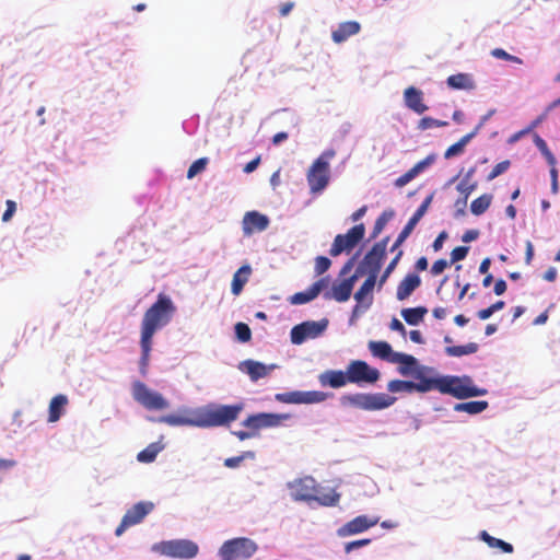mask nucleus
<instances>
[{"mask_svg":"<svg viewBox=\"0 0 560 560\" xmlns=\"http://www.w3.org/2000/svg\"><path fill=\"white\" fill-rule=\"evenodd\" d=\"M413 378L417 381L413 382V390L418 393L438 390L458 400L488 394L486 388L476 386L474 380L468 375H442L428 365L419 369Z\"/></svg>","mask_w":560,"mask_h":560,"instance_id":"nucleus-1","label":"nucleus"},{"mask_svg":"<svg viewBox=\"0 0 560 560\" xmlns=\"http://www.w3.org/2000/svg\"><path fill=\"white\" fill-rule=\"evenodd\" d=\"M176 312L173 301L161 293L158 300L145 311L141 323V337L153 338L158 329L166 326Z\"/></svg>","mask_w":560,"mask_h":560,"instance_id":"nucleus-2","label":"nucleus"},{"mask_svg":"<svg viewBox=\"0 0 560 560\" xmlns=\"http://www.w3.org/2000/svg\"><path fill=\"white\" fill-rule=\"evenodd\" d=\"M196 420L198 428H211L228 425L237 419L242 406L235 405H207L196 408Z\"/></svg>","mask_w":560,"mask_h":560,"instance_id":"nucleus-3","label":"nucleus"},{"mask_svg":"<svg viewBox=\"0 0 560 560\" xmlns=\"http://www.w3.org/2000/svg\"><path fill=\"white\" fill-rule=\"evenodd\" d=\"M396 398L384 393H357L343 395L340 398V404L343 407H355L362 410L374 411L382 410L393 406Z\"/></svg>","mask_w":560,"mask_h":560,"instance_id":"nucleus-4","label":"nucleus"},{"mask_svg":"<svg viewBox=\"0 0 560 560\" xmlns=\"http://www.w3.org/2000/svg\"><path fill=\"white\" fill-rule=\"evenodd\" d=\"M332 150L319 155L307 172V184L312 194H320L328 185L330 178L329 162L334 158Z\"/></svg>","mask_w":560,"mask_h":560,"instance_id":"nucleus-5","label":"nucleus"},{"mask_svg":"<svg viewBox=\"0 0 560 560\" xmlns=\"http://www.w3.org/2000/svg\"><path fill=\"white\" fill-rule=\"evenodd\" d=\"M389 237H385L384 240L374 244L372 249L364 256L362 261L355 269V275L361 277L368 273V277H373L377 279L382 264L386 257V249Z\"/></svg>","mask_w":560,"mask_h":560,"instance_id":"nucleus-6","label":"nucleus"},{"mask_svg":"<svg viewBox=\"0 0 560 560\" xmlns=\"http://www.w3.org/2000/svg\"><path fill=\"white\" fill-rule=\"evenodd\" d=\"M132 397L148 410H164L170 406L168 401L160 393L151 390L140 381L132 383Z\"/></svg>","mask_w":560,"mask_h":560,"instance_id":"nucleus-7","label":"nucleus"},{"mask_svg":"<svg viewBox=\"0 0 560 560\" xmlns=\"http://www.w3.org/2000/svg\"><path fill=\"white\" fill-rule=\"evenodd\" d=\"M156 550L166 557L191 559L197 556L199 547L189 539H173L160 542Z\"/></svg>","mask_w":560,"mask_h":560,"instance_id":"nucleus-8","label":"nucleus"},{"mask_svg":"<svg viewBox=\"0 0 560 560\" xmlns=\"http://www.w3.org/2000/svg\"><path fill=\"white\" fill-rule=\"evenodd\" d=\"M316 482L312 476L298 477L289 480L285 483V489L294 502H305L311 505Z\"/></svg>","mask_w":560,"mask_h":560,"instance_id":"nucleus-9","label":"nucleus"},{"mask_svg":"<svg viewBox=\"0 0 560 560\" xmlns=\"http://www.w3.org/2000/svg\"><path fill=\"white\" fill-rule=\"evenodd\" d=\"M328 327V319L306 320L295 325L290 332L291 342L293 345H302L308 339H315L323 335Z\"/></svg>","mask_w":560,"mask_h":560,"instance_id":"nucleus-10","label":"nucleus"},{"mask_svg":"<svg viewBox=\"0 0 560 560\" xmlns=\"http://www.w3.org/2000/svg\"><path fill=\"white\" fill-rule=\"evenodd\" d=\"M377 279L368 277L360 289L354 293L353 298L357 302L354 305L349 324L353 325L373 304V289Z\"/></svg>","mask_w":560,"mask_h":560,"instance_id":"nucleus-11","label":"nucleus"},{"mask_svg":"<svg viewBox=\"0 0 560 560\" xmlns=\"http://www.w3.org/2000/svg\"><path fill=\"white\" fill-rule=\"evenodd\" d=\"M365 228L358 224L351 228L346 234H338L330 247L329 254L332 257L339 256L342 252L352 250L364 237Z\"/></svg>","mask_w":560,"mask_h":560,"instance_id":"nucleus-12","label":"nucleus"},{"mask_svg":"<svg viewBox=\"0 0 560 560\" xmlns=\"http://www.w3.org/2000/svg\"><path fill=\"white\" fill-rule=\"evenodd\" d=\"M289 413H257L247 417V439L256 435V431L259 429L277 428L282 424L283 421L290 419Z\"/></svg>","mask_w":560,"mask_h":560,"instance_id":"nucleus-13","label":"nucleus"},{"mask_svg":"<svg viewBox=\"0 0 560 560\" xmlns=\"http://www.w3.org/2000/svg\"><path fill=\"white\" fill-rule=\"evenodd\" d=\"M349 383L361 384L369 383L373 384L380 378V371L370 366L365 361L354 360L347 366Z\"/></svg>","mask_w":560,"mask_h":560,"instance_id":"nucleus-14","label":"nucleus"},{"mask_svg":"<svg viewBox=\"0 0 560 560\" xmlns=\"http://www.w3.org/2000/svg\"><path fill=\"white\" fill-rule=\"evenodd\" d=\"M154 509L152 502L141 501L129 509L121 518L120 524L115 530L117 537L121 536L127 528L137 525Z\"/></svg>","mask_w":560,"mask_h":560,"instance_id":"nucleus-15","label":"nucleus"},{"mask_svg":"<svg viewBox=\"0 0 560 560\" xmlns=\"http://www.w3.org/2000/svg\"><path fill=\"white\" fill-rule=\"evenodd\" d=\"M378 523V517H371L368 515H359L353 520L347 522L342 526H340L336 534L340 538H346L349 536L358 535L366 532L371 527L375 526Z\"/></svg>","mask_w":560,"mask_h":560,"instance_id":"nucleus-16","label":"nucleus"},{"mask_svg":"<svg viewBox=\"0 0 560 560\" xmlns=\"http://www.w3.org/2000/svg\"><path fill=\"white\" fill-rule=\"evenodd\" d=\"M358 279L359 277L353 273L349 278L342 279L340 281L336 280L332 283L331 289L324 293V299L335 300L339 303L347 302L352 294L353 287Z\"/></svg>","mask_w":560,"mask_h":560,"instance_id":"nucleus-17","label":"nucleus"},{"mask_svg":"<svg viewBox=\"0 0 560 560\" xmlns=\"http://www.w3.org/2000/svg\"><path fill=\"white\" fill-rule=\"evenodd\" d=\"M432 201V196H428L422 203L419 206V208L416 210V212L412 214V217L409 219L405 228L399 233L398 237L396 238L395 243L393 244L390 252H395L411 234L418 222L423 218V215L427 213L428 208Z\"/></svg>","mask_w":560,"mask_h":560,"instance_id":"nucleus-18","label":"nucleus"},{"mask_svg":"<svg viewBox=\"0 0 560 560\" xmlns=\"http://www.w3.org/2000/svg\"><path fill=\"white\" fill-rule=\"evenodd\" d=\"M393 363L399 364L397 371L401 376H413L417 374V371L423 368V364H420L419 361L411 354L398 352L393 358Z\"/></svg>","mask_w":560,"mask_h":560,"instance_id":"nucleus-19","label":"nucleus"},{"mask_svg":"<svg viewBox=\"0 0 560 560\" xmlns=\"http://www.w3.org/2000/svg\"><path fill=\"white\" fill-rule=\"evenodd\" d=\"M327 285L328 278H322L314 282L306 291L291 295L289 301L293 305L305 304L314 300Z\"/></svg>","mask_w":560,"mask_h":560,"instance_id":"nucleus-20","label":"nucleus"},{"mask_svg":"<svg viewBox=\"0 0 560 560\" xmlns=\"http://www.w3.org/2000/svg\"><path fill=\"white\" fill-rule=\"evenodd\" d=\"M405 105L416 114H423L428 106L423 102V92L415 86H408L404 91Z\"/></svg>","mask_w":560,"mask_h":560,"instance_id":"nucleus-21","label":"nucleus"},{"mask_svg":"<svg viewBox=\"0 0 560 560\" xmlns=\"http://www.w3.org/2000/svg\"><path fill=\"white\" fill-rule=\"evenodd\" d=\"M244 550L245 537H240L225 541L220 548L219 555L222 560H236Z\"/></svg>","mask_w":560,"mask_h":560,"instance_id":"nucleus-22","label":"nucleus"},{"mask_svg":"<svg viewBox=\"0 0 560 560\" xmlns=\"http://www.w3.org/2000/svg\"><path fill=\"white\" fill-rule=\"evenodd\" d=\"M347 371L327 370L318 375V381L322 386H329L331 388H340L345 386L349 380Z\"/></svg>","mask_w":560,"mask_h":560,"instance_id":"nucleus-23","label":"nucleus"},{"mask_svg":"<svg viewBox=\"0 0 560 560\" xmlns=\"http://www.w3.org/2000/svg\"><path fill=\"white\" fill-rule=\"evenodd\" d=\"M159 421L172 427H197L196 410H185L182 415H166L161 417Z\"/></svg>","mask_w":560,"mask_h":560,"instance_id":"nucleus-24","label":"nucleus"},{"mask_svg":"<svg viewBox=\"0 0 560 560\" xmlns=\"http://www.w3.org/2000/svg\"><path fill=\"white\" fill-rule=\"evenodd\" d=\"M340 500V494L334 489L320 488L316 482L312 503L315 502L322 506H336Z\"/></svg>","mask_w":560,"mask_h":560,"instance_id":"nucleus-25","label":"nucleus"},{"mask_svg":"<svg viewBox=\"0 0 560 560\" xmlns=\"http://www.w3.org/2000/svg\"><path fill=\"white\" fill-rule=\"evenodd\" d=\"M421 279L416 273H408L398 284L396 298L398 301H405L420 285Z\"/></svg>","mask_w":560,"mask_h":560,"instance_id":"nucleus-26","label":"nucleus"},{"mask_svg":"<svg viewBox=\"0 0 560 560\" xmlns=\"http://www.w3.org/2000/svg\"><path fill=\"white\" fill-rule=\"evenodd\" d=\"M360 28V24L355 21L342 22L338 25L337 30L332 31V40L340 44L347 40L350 36L358 34Z\"/></svg>","mask_w":560,"mask_h":560,"instance_id":"nucleus-27","label":"nucleus"},{"mask_svg":"<svg viewBox=\"0 0 560 560\" xmlns=\"http://www.w3.org/2000/svg\"><path fill=\"white\" fill-rule=\"evenodd\" d=\"M368 347L374 357L390 363H393L394 355L398 353L394 351L392 346L386 341H370Z\"/></svg>","mask_w":560,"mask_h":560,"instance_id":"nucleus-28","label":"nucleus"},{"mask_svg":"<svg viewBox=\"0 0 560 560\" xmlns=\"http://www.w3.org/2000/svg\"><path fill=\"white\" fill-rule=\"evenodd\" d=\"M277 366L275 364H264L254 360L247 359V375L252 381H258L261 377L269 375Z\"/></svg>","mask_w":560,"mask_h":560,"instance_id":"nucleus-29","label":"nucleus"},{"mask_svg":"<svg viewBox=\"0 0 560 560\" xmlns=\"http://www.w3.org/2000/svg\"><path fill=\"white\" fill-rule=\"evenodd\" d=\"M269 218L257 211H247V233L262 232L269 226Z\"/></svg>","mask_w":560,"mask_h":560,"instance_id":"nucleus-30","label":"nucleus"},{"mask_svg":"<svg viewBox=\"0 0 560 560\" xmlns=\"http://www.w3.org/2000/svg\"><path fill=\"white\" fill-rule=\"evenodd\" d=\"M447 85L454 90H472L475 82L470 74L457 73L450 75L446 80Z\"/></svg>","mask_w":560,"mask_h":560,"instance_id":"nucleus-31","label":"nucleus"},{"mask_svg":"<svg viewBox=\"0 0 560 560\" xmlns=\"http://www.w3.org/2000/svg\"><path fill=\"white\" fill-rule=\"evenodd\" d=\"M68 404L67 396L59 394L55 396L49 404V416L48 421L49 422H56L60 419L61 415L63 413L65 407Z\"/></svg>","mask_w":560,"mask_h":560,"instance_id":"nucleus-32","label":"nucleus"},{"mask_svg":"<svg viewBox=\"0 0 560 560\" xmlns=\"http://www.w3.org/2000/svg\"><path fill=\"white\" fill-rule=\"evenodd\" d=\"M488 406V401L486 400L457 402L454 405V410L457 412H467L469 415H479L485 411Z\"/></svg>","mask_w":560,"mask_h":560,"instance_id":"nucleus-33","label":"nucleus"},{"mask_svg":"<svg viewBox=\"0 0 560 560\" xmlns=\"http://www.w3.org/2000/svg\"><path fill=\"white\" fill-rule=\"evenodd\" d=\"M427 313L428 310L424 306H418L412 308H404L400 314L409 325L416 326L422 322Z\"/></svg>","mask_w":560,"mask_h":560,"instance_id":"nucleus-34","label":"nucleus"},{"mask_svg":"<svg viewBox=\"0 0 560 560\" xmlns=\"http://www.w3.org/2000/svg\"><path fill=\"white\" fill-rule=\"evenodd\" d=\"M479 538L482 541H485L490 548L501 549L505 553H512L513 550H514V548H513V546L511 544H509V542H506V541H504L502 539L492 537L486 530L480 532Z\"/></svg>","mask_w":560,"mask_h":560,"instance_id":"nucleus-35","label":"nucleus"},{"mask_svg":"<svg viewBox=\"0 0 560 560\" xmlns=\"http://www.w3.org/2000/svg\"><path fill=\"white\" fill-rule=\"evenodd\" d=\"M479 346L475 342H469L464 346H450L445 348V353L450 357H463L467 354L476 353Z\"/></svg>","mask_w":560,"mask_h":560,"instance_id":"nucleus-36","label":"nucleus"},{"mask_svg":"<svg viewBox=\"0 0 560 560\" xmlns=\"http://www.w3.org/2000/svg\"><path fill=\"white\" fill-rule=\"evenodd\" d=\"M163 446L159 443H151L144 450L138 453L137 459L140 463H152L158 454L162 451Z\"/></svg>","mask_w":560,"mask_h":560,"instance_id":"nucleus-37","label":"nucleus"},{"mask_svg":"<svg viewBox=\"0 0 560 560\" xmlns=\"http://www.w3.org/2000/svg\"><path fill=\"white\" fill-rule=\"evenodd\" d=\"M387 389L390 393H413V382L412 381H401V380H393L387 384Z\"/></svg>","mask_w":560,"mask_h":560,"instance_id":"nucleus-38","label":"nucleus"},{"mask_svg":"<svg viewBox=\"0 0 560 560\" xmlns=\"http://www.w3.org/2000/svg\"><path fill=\"white\" fill-rule=\"evenodd\" d=\"M492 197L490 195H482L475 199L470 205V210L475 215L482 214L491 205Z\"/></svg>","mask_w":560,"mask_h":560,"instance_id":"nucleus-39","label":"nucleus"},{"mask_svg":"<svg viewBox=\"0 0 560 560\" xmlns=\"http://www.w3.org/2000/svg\"><path fill=\"white\" fill-rule=\"evenodd\" d=\"M395 212L393 210H385L375 221L373 231H372V238H375L378 236V234L384 230L386 224L394 218Z\"/></svg>","mask_w":560,"mask_h":560,"instance_id":"nucleus-40","label":"nucleus"},{"mask_svg":"<svg viewBox=\"0 0 560 560\" xmlns=\"http://www.w3.org/2000/svg\"><path fill=\"white\" fill-rule=\"evenodd\" d=\"M140 346H141V350H142V355H141V359H140V372H141L142 375H145L147 368H148V364H149V358H150L152 340L151 339H145V338L141 337Z\"/></svg>","mask_w":560,"mask_h":560,"instance_id":"nucleus-41","label":"nucleus"},{"mask_svg":"<svg viewBox=\"0 0 560 560\" xmlns=\"http://www.w3.org/2000/svg\"><path fill=\"white\" fill-rule=\"evenodd\" d=\"M328 398V394L319 390H302V404H318Z\"/></svg>","mask_w":560,"mask_h":560,"instance_id":"nucleus-42","label":"nucleus"},{"mask_svg":"<svg viewBox=\"0 0 560 560\" xmlns=\"http://www.w3.org/2000/svg\"><path fill=\"white\" fill-rule=\"evenodd\" d=\"M275 398L277 401L284 404H302V390L280 393Z\"/></svg>","mask_w":560,"mask_h":560,"instance_id":"nucleus-43","label":"nucleus"},{"mask_svg":"<svg viewBox=\"0 0 560 560\" xmlns=\"http://www.w3.org/2000/svg\"><path fill=\"white\" fill-rule=\"evenodd\" d=\"M245 283V265L241 266L235 272L232 281V293L238 295Z\"/></svg>","mask_w":560,"mask_h":560,"instance_id":"nucleus-44","label":"nucleus"},{"mask_svg":"<svg viewBox=\"0 0 560 560\" xmlns=\"http://www.w3.org/2000/svg\"><path fill=\"white\" fill-rule=\"evenodd\" d=\"M209 163L208 158H200L196 160L187 171V178L191 179L199 173L203 172Z\"/></svg>","mask_w":560,"mask_h":560,"instance_id":"nucleus-45","label":"nucleus"},{"mask_svg":"<svg viewBox=\"0 0 560 560\" xmlns=\"http://www.w3.org/2000/svg\"><path fill=\"white\" fill-rule=\"evenodd\" d=\"M469 174L460 180V183L457 185V190L464 195L463 206H466L468 196L474 191L476 188L475 184H470L468 180Z\"/></svg>","mask_w":560,"mask_h":560,"instance_id":"nucleus-46","label":"nucleus"},{"mask_svg":"<svg viewBox=\"0 0 560 560\" xmlns=\"http://www.w3.org/2000/svg\"><path fill=\"white\" fill-rule=\"evenodd\" d=\"M402 255V252L399 250L395 258L389 262V265L384 270L383 275L380 278L378 287L382 288L383 284L386 282L387 278L390 276V273L395 270L400 257Z\"/></svg>","mask_w":560,"mask_h":560,"instance_id":"nucleus-47","label":"nucleus"},{"mask_svg":"<svg viewBox=\"0 0 560 560\" xmlns=\"http://www.w3.org/2000/svg\"><path fill=\"white\" fill-rule=\"evenodd\" d=\"M446 125H447L446 121L438 120V119H434L431 117H423L419 120L418 128L420 130H425V129L442 127V126H446Z\"/></svg>","mask_w":560,"mask_h":560,"instance_id":"nucleus-48","label":"nucleus"},{"mask_svg":"<svg viewBox=\"0 0 560 560\" xmlns=\"http://www.w3.org/2000/svg\"><path fill=\"white\" fill-rule=\"evenodd\" d=\"M435 160L434 155H428L425 159L419 161L416 163L410 170L417 177L419 174H421L425 168H428Z\"/></svg>","mask_w":560,"mask_h":560,"instance_id":"nucleus-49","label":"nucleus"},{"mask_svg":"<svg viewBox=\"0 0 560 560\" xmlns=\"http://www.w3.org/2000/svg\"><path fill=\"white\" fill-rule=\"evenodd\" d=\"M536 144H537V148L540 151V153L545 156L547 163L550 166H556L557 160H556L555 155L552 154V152L547 147V142H536Z\"/></svg>","mask_w":560,"mask_h":560,"instance_id":"nucleus-50","label":"nucleus"},{"mask_svg":"<svg viewBox=\"0 0 560 560\" xmlns=\"http://www.w3.org/2000/svg\"><path fill=\"white\" fill-rule=\"evenodd\" d=\"M469 247L467 246H458L454 248L451 253V264H455L466 258L468 254Z\"/></svg>","mask_w":560,"mask_h":560,"instance_id":"nucleus-51","label":"nucleus"},{"mask_svg":"<svg viewBox=\"0 0 560 560\" xmlns=\"http://www.w3.org/2000/svg\"><path fill=\"white\" fill-rule=\"evenodd\" d=\"M331 261L329 258L318 256L315 260V271L317 275H322L329 269Z\"/></svg>","mask_w":560,"mask_h":560,"instance_id":"nucleus-52","label":"nucleus"},{"mask_svg":"<svg viewBox=\"0 0 560 560\" xmlns=\"http://www.w3.org/2000/svg\"><path fill=\"white\" fill-rule=\"evenodd\" d=\"M466 143L467 142H455L453 145H451L445 151V154H444L445 159H452L454 156L462 154L464 152Z\"/></svg>","mask_w":560,"mask_h":560,"instance_id":"nucleus-53","label":"nucleus"},{"mask_svg":"<svg viewBox=\"0 0 560 560\" xmlns=\"http://www.w3.org/2000/svg\"><path fill=\"white\" fill-rule=\"evenodd\" d=\"M370 544H371V539H369V538L349 541L345 545V552L350 553L353 550L365 547Z\"/></svg>","mask_w":560,"mask_h":560,"instance_id":"nucleus-54","label":"nucleus"},{"mask_svg":"<svg viewBox=\"0 0 560 560\" xmlns=\"http://www.w3.org/2000/svg\"><path fill=\"white\" fill-rule=\"evenodd\" d=\"M509 166H510L509 161H503V162L498 163L493 167V170L489 173L488 180H492V179L497 178L498 176H500L501 174H503L505 171H508Z\"/></svg>","mask_w":560,"mask_h":560,"instance_id":"nucleus-55","label":"nucleus"},{"mask_svg":"<svg viewBox=\"0 0 560 560\" xmlns=\"http://www.w3.org/2000/svg\"><path fill=\"white\" fill-rule=\"evenodd\" d=\"M450 262L445 259H439L436 260L432 267H431V273L433 276H439L441 275L447 267H448Z\"/></svg>","mask_w":560,"mask_h":560,"instance_id":"nucleus-56","label":"nucleus"},{"mask_svg":"<svg viewBox=\"0 0 560 560\" xmlns=\"http://www.w3.org/2000/svg\"><path fill=\"white\" fill-rule=\"evenodd\" d=\"M7 209L2 214V221L8 222L13 217L14 212L16 211V203L13 200H7Z\"/></svg>","mask_w":560,"mask_h":560,"instance_id":"nucleus-57","label":"nucleus"},{"mask_svg":"<svg viewBox=\"0 0 560 560\" xmlns=\"http://www.w3.org/2000/svg\"><path fill=\"white\" fill-rule=\"evenodd\" d=\"M413 178H416L415 174L411 172V170H409L407 173H405L404 175L399 176L396 180H395V185L396 187H404L405 185H407L409 182H411Z\"/></svg>","mask_w":560,"mask_h":560,"instance_id":"nucleus-58","label":"nucleus"},{"mask_svg":"<svg viewBox=\"0 0 560 560\" xmlns=\"http://www.w3.org/2000/svg\"><path fill=\"white\" fill-rule=\"evenodd\" d=\"M244 458H245L244 455H238V456L226 458L224 460V466H226L229 468L238 467L243 463Z\"/></svg>","mask_w":560,"mask_h":560,"instance_id":"nucleus-59","label":"nucleus"},{"mask_svg":"<svg viewBox=\"0 0 560 560\" xmlns=\"http://www.w3.org/2000/svg\"><path fill=\"white\" fill-rule=\"evenodd\" d=\"M479 237V231L478 230H467L463 236L462 241L464 243H470L472 241H476Z\"/></svg>","mask_w":560,"mask_h":560,"instance_id":"nucleus-60","label":"nucleus"},{"mask_svg":"<svg viewBox=\"0 0 560 560\" xmlns=\"http://www.w3.org/2000/svg\"><path fill=\"white\" fill-rule=\"evenodd\" d=\"M446 238L447 233L445 231L441 232L432 244L433 249L439 252L443 247V243Z\"/></svg>","mask_w":560,"mask_h":560,"instance_id":"nucleus-61","label":"nucleus"},{"mask_svg":"<svg viewBox=\"0 0 560 560\" xmlns=\"http://www.w3.org/2000/svg\"><path fill=\"white\" fill-rule=\"evenodd\" d=\"M389 327H390L392 330L398 331L402 336L406 335L405 326L402 325V323L399 319H397L395 317L392 319Z\"/></svg>","mask_w":560,"mask_h":560,"instance_id":"nucleus-62","label":"nucleus"},{"mask_svg":"<svg viewBox=\"0 0 560 560\" xmlns=\"http://www.w3.org/2000/svg\"><path fill=\"white\" fill-rule=\"evenodd\" d=\"M235 334L240 341L245 342V323L240 322L235 325Z\"/></svg>","mask_w":560,"mask_h":560,"instance_id":"nucleus-63","label":"nucleus"},{"mask_svg":"<svg viewBox=\"0 0 560 560\" xmlns=\"http://www.w3.org/2000/svg\"><path fill=\"white\" fill-rule=\"evenodd\" d=\"M493 291L497 295H502L506 291V282L502 279L497 280Z\"/></svg>","mask_w":560,"mask_h":560,"instance_id":"nucleus-64","label":"nucleus"}]
</instances>
